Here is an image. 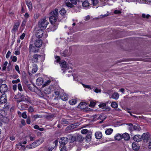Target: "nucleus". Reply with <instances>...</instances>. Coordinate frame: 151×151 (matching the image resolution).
Here are the masks:
<instances>
[{
    "label": "nucleus",
    "instance_id": "1",
    "mask_svg": "<svg viewBox=\"0 0 151 151\" xmlns=\"http://www.w3.org/2000/svg\"><path fill=\"white\" fill-rule=\"evenodd\" d=\"M58 9L56 8L50 13L49 19L51 24L50 27L52 31H54L56 30L59 24V21L57 20L58 15Z\"/></svg>",
    "mask_w": 151,
    "mask_h": 151
},
{
    "label": "nucleus",
    "instance_id": "2",
    "mask_svg": "<svg viewBox=\"0 0 151 151\" xmlns=\"http://www.w3.org/2000/svg\"><path fill=\"white\" fill-rule=\"evenodd\" d=\"M42 56L40 55L34 54L32 56V55H29L28 57L29 60H30L32 63H37L38 62V60Z\"/></svg>",
    "mask_w": 151,
    "mask_h": 151
},
{
    "label": "nucleus",
    "instance_id": "3",
    "mask_svg": "<svg viewBox=\"0 0 151 151\" xmlns=\"http://www.w3.org/2000/svg\"><path fill=\"white\" fill-rule=\"evenodd\" d=\"M48 23V21L46 19H43L39 21L38 24L40 28L45 29L47 27Z\"/></svg>",
    "mask_w": 151,
    "mask_h": 151
},
{
    "label": "nucleus",
    "instance_id": "4",
    "mask_svg": "<svg viewBox=\"0 0 151 151\" xmlns=\"http://www.w3.org/2000/svg\"><path fill=\"white\" fill-rule=\"evenodd\" d=\"M66 6L68 7L73 8V4L76 5L77 4L76 0H65V1Z\"/></svg>",
    "mask_w": 151,
    "mask_h": 151
},
{
    "label": "nucleus",
    "instance_id": "5",
    "mask_svg": "<svg viewBox=\"0 0 151 151\" xmlns=\"http://www.w3.org/2000/svg\"><path fill=\"white\" fill-rule=\"evenodd\" d=\"M29 55H32V53H36L39 51L38 49H36V47L33 46L32 44H30L29 46Z\"/></svg>",
    "mask_w": 151,
    "mask_h": 151
},
{
    "label": "nucleus",
    "instance_id": "6",
    "mask_svg": "<svg viewBox=\"0 0 151 151\" xmlns=\"http://www.w3.org/2000/svg\"><path fill=\"white\" fill-rule=\"evenodd\" d=\"M68 138L67 137H61L59 141V143L60 144V146H64L67 142V139Z\"/></svg>",
    "mask_w": 151,
    "mask_h": 151
},
{
    "label": "nucleus",
    "instance_id": "7",
    "mask_svg": "<svg viewBox=\"0 0 151 151\" xmlns=\"http://www.w3.org/2000/svg\"><path fill=\"white\" fill-rule=\"evenodd\" d=\"M7 86L5 84H2L0 86V91L1 93H4L7 91Z\"/></svg>",
    "mask_w": 151,
    "mask_h": 151
},
{
    "label": "nucleus",
    "instance_id": "8",
    "mask_svg": "<svg viewBox=\"0 0 151 151\" xmlns=\"http://www.w3.org/2000/svg\"><path fill=\"white\" fill-rule=\"evenodd\" d=\"M42 40L39 38L36 40L34 43L35 46L37 47H40L42 45Z\"/></svg>",
    "mask_w": 151,
    "mask_h": 151
},
{
    "label": "nucleus",
    "instance_id": "9",
    "mask_svg": "<svg viewBox=\"0 0 151 151\" xmlns=\"http://www.w3.org/2000/svg\"><path fill=\"white\" fill-rule=\"evenodd\" d=\"M60 66L62 68V70H63V73H65V70H67L68 69V68L66 65V62L65 61H63L60 63Z\"/></svg>",
    "mask_w": 151,
    "mask_h": 151
},
{
    "label": "nucleus",
    "instance_id": "10",
    "mask_svg": "<svg viewBox=\"0 0 151 151\" xmlns=\"http://www.w3.org/2000/svg\"><path fill=\"white\" fill-rule=\"evenodd\" d=\"M18 95L20 97L21 99L20 101H17V102H20L22 101H27L28 100V99L27 98L26 96H24V94L22 93H19L18 94Z\"/></svg>",
    "mask_w": 151,
    "mask_h": 151
},
{
    "label": "nucleus",
    "instance_id": "11",
    "mask_svg": "<svg viewBox=\"0 0 151 151\" xmlns=\"http://www.w3.org/2000/svg\"><path fill=\"white\" fill-rule=\"evenodd\" d=\"M20 24V22H17L15 23L12 30V33H15L16 32L19 28Z\"/></svg>",
    "mask_w": 151,
    "mask_h": 151
},
{
    "label": "nucleus",
    "instance_id": "12",
    "mask_svg": "<svg viewBox=\"0 0 151 151\" xmlns=\"http://www.w3.org/2000/svg\"><path fill=\"white\" fill-rule=\"evenodd\" d=\"M44 33V32L42 29L38 30L36 35V36L38 38L40 39L43 36Z\"/></svg>",
    "mask_w": 151,
    "mask_h": 151
},
{
    "label": "nucleus",
    "instance_id": "13",
    "mask_svg": "<svg viewBox=\"0 0 151 151\" xmlns=\"http://www.w3.org/2000/svg\"><path fill=\"white\" fill-rule=\"evenodd\" d=\"M7 101L6 97L5 94H3L0 97V103L3 104L6 103Z\"/></svg>",
    "mask_w": 151,
    "mask_h": 151
},
{
    "label": "nucleus",
    "instance_id": "14",
    "mask_svg": "<svg viewBox=\"0 0 151 151\" xmlns=\"http://www.w3.org/2000/svg\"><path fill=\"white\" fill-rule=\"evenodd\" d=\"M141 137H142V139L147 142L148 141L150 135L149 134L144 133L143 134L142 136H141Z\"/></svg>",
    "mask_w": 151,
    "mask_h": 151
},
{
    "label": "nucleus",
    "instance_id": "15",
    "mask_svg": "<svg viewBox=\"0 0 151 151\" xmlns=\"http://www.w3.org/2000/svg\"><path fill=\"white\" fill-rule=\"evenodd\" d=\"M43 82V79L41 77H39L36 80V84L38 86H40Z\"/></svg>",
    "mask_w": 151,
    "mask_h": 151
},
{
    "label": "nucleus",
    "instance_id": "16",
    "mask_svg": "<svg viewBox=\"0 0 151 151\" xmlns=\"http://www.w3.org/2000/svg\"><path fill=\"white\" fill-rule=\"evenodd\" d=\"M142 137L140 135H136L133 137V139L134 141L139 142L142 139Z\"/></svg>",
    "mask_w": 151,
    "mask_h": 151
},
{
    "label": "nucleus",
    "instance_id": "17",
    "mask_svg": "<svg viewBox=\"0 0 151 151\" xmlns=\"http://www.w3.org/2000/svg\"><path fill=\"white\" fill-rule=\"evenodd\" d=\"M45 140V138L43 137H41L35 141L37 146L42 143Z\"/></svg>",
    "mask_w": 151,
    "mask_h": 151
},
{
    "label": "nucleus",
    "instance_id": "18",
    "mask_svg": "<svg viewBox=\"0 0 151 151\" xmlns=\"http://www.w3.org/2000/svg\"><path fill=\"white\" fill-rule=\"evenodd\" d=\"M37 146L36 144V143L35 142V141L31 144L27 145V146L26 147L29 149H31L32 148H34L37 147Z\"/></svg>",
    "mask_w": 151,
    "mask_h": 151
},
{
    "label": "nucleus",
    "instance_id": "19",
    "mask_svg": "<svg viewBox=\"0 0 151 151\" xmlns=\"http://www.w3.org/2000/svg\"><path fill=\"white\" fill-rule=\"evenodd\" d=\"M122 139L123 138L125 140L127 141L130 139V137L129 134L127 133H125L122 135Z\"/></svg>",
    "mask_w": 151,
    "mask_h": 151
},
{
    "label": "nucleus",
    "instance_id": "20",
    "mask_svg": "<svg viewBox=\"0 0 151 151\" xmlns=\"http://www.w3.org/2000/svg\"><path fill=\"white\" fill-rule=\"evenodd\" d=\"M58 143V141L57 140H56L55 141L53 142V144L55 145H54L53 147L51 146V147H49L48 148V151H52V150L54 149L55 147L57 145Z\"/></svg>",
    "mask_w": 151,
    "mask_h": 151
},
{
    "label": "nucleus",
    "instance_id": "21",
    "mask_svg": "<svg viewBox=\"0 0 151 151\" xmlns=\"http://www.w3.org/2000/svg\"><path fill=\"white\" fill-rule=\"evenodd\" d=\"M132 147L135 150H139V146L135 142H133L132 144Z\"/></svg>",
    "mask_w": 151,
    "mask_h": 151
},
{
    "label": "nucleus",
    "instance_id": "22",
    "mask_svg": "<svg viewBox=\"0 0 151 151\" xmlns=\"http://www.w3.org/2000/svg\"><path fill=\"white\" fill-rule=\"evenodd\" d=\"M60 98L63 101H67L68 99V96L65 93L63 94L62 95H60Z\"/></svg>",
    "mask_w": 151,
    "mask_h": 151
},
{
    "label": "nucleus",
    "instance_id": "23",
    "mask_svg": "<svg viewBox=\"0 0 151 151\" xmlns=\"http://www.w3.org/2000/svg\"><path fill=\"white\" fill-rule=\"evenodd\" d=\"M95 136L97 139H100L102 136V133L100 132H96L95 134Z\"/></svg>",
    "mask_w": 151,
    "mask_h": 151
},
{
    "label": "nucleus",
    "instance_id": "24",
    "mask_svg": "<svg viewBox=\"0 0 151 151\" xmlns=\"http://www.w3.org/2000/svg\"><path fill=\"white\" fill-rule=\"evenodd\" d=\"M91 133H90L88 134H87L86 137L85 139L86 141L88 142H89L91 139Z\"/></svg>",
    "mask_w": 151,
    "mask_h": 151
},
{
    "label": "nucleus",
    "instance_id": "25",
    "mask_svg": "<svg viewBox=\"0 0 151 151\" xmlns=\"http://www.w3.org/2000/svg\"><path fill=\"white\" fill-rule=\"evenodd\" d=\"M68 139L70 140L73 142L76 140V139L75 136H73L72 135L69 134L68 135Z\"/></svg>",
    "mask_w": 151,
    "mask_h": 151
},
{
    "label": "nucleus",
    "instance_id": "26",
    "mask_svg": "<svg viewBox=\"0 0 151 151\" xmlns=\"http://www.w3.org/2000/svg\"><path fill=\"white\" fill-rule=\"evenodd\" d=\"M119 94L117 93H114L111 96V98L115 100H117L119 98Z\"/></svg>",
    "mask_w": 151,
    "mask_h": 151
},
{
    "label": "nucleus",
    "instance_id": "27",
    "mask_svg": "<svg viewBox=\"0 0 151 151\" xmlns=\"http://www.w3.org/2000/svg\"><path fill=\"white\" fill-rule=\"evenodd\" d=\"M85 106H86V103H85L81 102L78 105V107L81 109H84Z\"/></svg>",
    "mask_w": 151,
    "mask_h": 151
},
{
    "label": "nucleus",
    "instance_id": "28",
    "mask_svg": "<svg viewBox=\"0 0 151 151\" xmlns=\"http://www.w3.org/2000/svg\"><path fill=\"white\" fill-rule=\"evenodd\" d=\"M115 139L117 140H119L122 139V135L120 134H117L114 137Z\"/></svg>",
    "mask_w": 151,
    "mask_h": 151
},
{
    "label": "nucleus",
    "instance_id": "29",
    "mask_svg": "<svg viewBox=\"0 0 151 151\" xmlns=\"http://www.w3.org/2000/svg\"><path fill=\"white\" fill-rule=\"evenodd\" d=\"M33 68L32 70V73H35L37 70V66L36 64H34L33 65Z\"/></svg>",
    "mask_w": 151,
    "mask_h": 151
},
{
    "label": "nucleus",
    "instance_id": "30",
    "mask_svg": "<svg viewBox=\"0 0 151 151\" xmlns=\"http://www.w3.org/2000/svg\"><path fill=\"white\" fill-rule=\"evenodd\" d=\"M27 106V104H24L23 103H21V105H19V108L21 110H23L26 109L27 108L26 106Z\"/></svg>",
    "mask_w": 151,
    "mask_h": 151
},
{
    "label": "nucleus",
    "instance_id": "31",
    "mask_svg": "<svg viewBox=\"0 0 151 151\" xmlns=\"http://www.w3.org/2000/svg\"><path fill=\"white\" fill-rule=\"evenodd\" d=\"M26 4L29 10L32 9V4L30 1H26Z\"/></svg>",
    "mask_w": 151,
    "mask_h": 151
},
{
    "label": "nucleus",
    "instance_id": "32",
    "mask_svg": "<svg viewBox=\"0 0 151 151\" xmlns=\"http://www.w3.org/2000/svg\"><path fill=\"white\" fill-rule=\"evenodd\" d=\"M127 125L129 126L128 127L129 130L131 132H132L133 131V128L134 126L132 123H127L126 124Z\"/></svg>",
    "mask_w": 151,
    "mask_h": 151
},
{
    "label": "nucleus",
    "instance_id": "33",
    "mask_svg": "<svg viewBox=\"0 0 151 151\" xmlns=\"http://www.w3.org/2000/svg\"><path fill=\"white\" fill-rule=\"evenodd\" d=\"M113 129H112L110 128L106 129L105 132L106 135H109L111 134L113 132Z\"/></svg>",
    "mask_w": 151,
    "mask_h": 151
},
{
    "label": "nucleus",
    "instance_id": "34",
    "mask_svg": "<svg viewBox=\"0 0 151 151\" xmlns=\"http://www.w3.org/2000/svg\"><path fill=\"white\" fill-rule=\"evenodd\" d=\"M67 119H62L61 120V123L62 124H69V122L68 121Z\"/></svg>",
    "mask_w": 151,
    "mask_h": 151
},
{
    "label": "nucleus",
    "instance_id": "35",
    "mask_svg": "<svg viewBox=\"0 0 151 151\" xmlns=\"http://www.w3.org/2000/svg\"><path fill=\"white\" fill-rule=\"evenodd\" d=\"M50 91L49 88H47L43 90V92L45 94H49L50 93Z\"/></svg>",
    "mask_w": 151,
    "mask_h": 151
},
{
    "label": "nucleus",
    "instance_id": "36",
    "mask_svg": "<svg viewBox=\"0 0 151 151\" xmlns=\"http://www.w3.org/2000/svg\"><path fill=\"white\" fill-rule=\"evenodd\" d=\"M42 117V116L40 115L36 114L32 116V118L34 120H35L36 119L40 118Z\"/></svg>",
    "mask_w": 151,
    "mask_h": 151
},
{
    "label": "nucleus",
    "instance_id": "37",
    "mask_svg": "<svg viewBox=\"0 0 151 151\" xmlns=\"http://www.w3.org/2000/svg\"><path fill=\"white\" fill-rule=\"evenodd\" d=\"M141 129V128L138 125H135L134 126L133 131L135 130L137 131H139Z\"/></svg>",
    "mask_w": 151,
    "mask_h": 151
},
{
    "label": "nucleus",
    "instance_id": "38",
    "mask_svg": "<svg viewBox=\"0 0 151 151\" xmlns=\"http://www.w3.org/2000/svg\"><path fill=\"white\" fill-rule=\"evenodd\" d=\"M69 102L70 105H73L76 103L77 101L76 99H73L70 100Z\"/></svg>",
    "mask_w": 151,
    "mask_h": 151
},
{
    "label": "nucleus",
    "instance_id": "39",
    "mask_svg": "<svg viewBox=\"0 0 151 151\" xmlns=\"http://www.w3.org/2000/svg\"><path fill=\"white\" fill-rule=\"evenodd\" d=\"M111 106L112 108H115L117 107L118 105L116 102H113L111 104Z\"/></svg>",
    "mask_w": 151,
    "mask_h": 151
},
{
    "label": "nucleus",
    "instance_id": "40",
    "mask_svg": "<svg viewBox=\"0 0 151 151\" xmlns=\"http://www.w3.org/2000/svg\"><path fill=\"white\" fill-rule=\"evenodd\" d=\"M89 3L87 1H83L82 3V6L84 7H86L88 6Z\"/></svg>",
    "mask_w": 151,
    "mask_h": 151
},
{
    "label": "nucleus",
    "instance_id": "41",
    "mask_svg": "<svg viewBox=\"0 0 151 151\" xmlns=\"http://www.w3.org/2000/svg\"><path fill=\"white\" fill-rule=\"evenodd\" d=\"M76 139L77 140L79 141H82L84 139L83 137L80 135H78Z\"/></svg>",
    "mask_w": 151,
    "mask_h": 151
},
{
    "label": "nucleus",
    "instance_id": "42",
    "mask_svg": "<svg viewBox=\"0 0 151 151\" xmlns=\"http://www.w3.org/2000/svg\"><path fill=\"white\" fill-rule=\"evenodd\" d=\"M8 64V62L7 61H5L3 65L2 68V71H4L6 69V66Z\"/></svg>",
    "mask_w": 151,
    "mask_h": 151
},
{
    "label": "nucleus",
    "instance_id": "43",
    "mask_svg": "<svg viewBox=\"0 0 151 151\" xmlns=\"http://www.w3.org/2000/svg\"><path fill=\"white\" fill-rule=\"evenodd\" d=\"M51 82V80H47V81L45 82L43 85L42 86L44 87L47 86Z\"/></svg>",
    "mask_w": 151,
    "mask_h": 151
},
{
    "label": "nucleus",
    "instance_id": "44",
    "mask_svg": "<svg viewBox=\"0 0 151 151\" xmlns=\"http://www.w3.org/2000/svg\"><path fill=\"white\" fill-rule=\"evenodd\" d=\"M66 12V11L64 9H62L60 11V13L62 15H64Z\"/></svg>",
    "mask_w": 151,
    "mask_h": 151
},
{
    "label": "nucleus",
    "instance_id": "45",
    "mask_svg": "<svg viewBox=\"0 0 151 151\" xmlns=\"http://www.w3.org/2000/svg\"><path fill=\"white\" fill-rule=\"evenodd\" d=\"M91 1L93 6L96 5L99 2L98 0H91Z\"/></svg>",
    "mask_w": 151,
    "mask_h": 151
},
{
    "label": "nucleus",
    "instance_id": "46",
    "mask_svg": "<svg viewBox=\"0 0 151 151\" xmlns=\"http://www.w3.org/2000/svg\"><path fill=\"white\" fill-rule=\"evenodd\" d=\"M5 115V111L3 110L0 111V116L1 117H4Z\"/></svg>",
    "mask_w": 151,
    "mask_h": 151
},
{
    "label": "nucleus",
    "instance_id": "47",
    "mask_svg": "<svg viewBox=\"0 0 151 151\" xmlns=\"http://www.w3.org/2000/svg\"><path fill=\"white\" fill-rule=\"evenodd\" d=\"M68 52V50H65L63 53V56H68L69 55L67 53Z\"/></svg>",
    "mask_w": 151,
    "mask_h": 151
},
{
    "label": "nucleus",
    "instance_id": "48",
    "mask_svg": "<svg viewBox=\"0 0 151 151\" xmlns=\"http://www.w3.org/2000/svg\"><path fill=\"white\" fill-rule=\"evenodd\" d=\"M150 17V15L148 14L146 15L144 14H142V17L144 18H146V19H148L149 17Z\"/></svg>",
    "mask_w": 151,
    "mask_h": 151
},
{
    "label": "nucleus",
    "instance_id": "49",
    "mask_svg": "<svg viewBox=\"0 0 151 151\" xmlns=\"http://www.w3.org/2000/svg\"><path fill=\"white\" fill-rule=\"evenodd\" d=\"M18 89L20 91H23L22 86L21 84L19 83L18 84Z\"/></svg>",
    "mask_w": 151,
    "mask_h": 151
},
{
    "label": "nucleus",
    "instance_id": "50",
    "mask_svg": "<svg viewBox=\"0 0 151 151\" xmlns=\"http://www.w3.org/2000/svg\"><path fill=\"white\" fill-rule=\"evenodd\" d=\"M96 104L95 102L94 101H91L89 106L91 107H93L95 106Z\"/></svg>",
    "mask_w": 151,
    "mask_h": 151
},
{
    "label": "nucleus",
    "instance_id": "51",
    "mask_svg": "<svg viewBox=\"0 0 151 151\" xmlns=\"http://www.w3.org/2000/svg\"><path fill=\"white\" fill-rule=\"evenodd\" d=\"M11 52H10V51H8L7 52V53L6 54V58L7 59L11 55Z\"/></svg>",
    "mask_w": 151,
    "mask_h": 151
},
{
    "label": "nucleus",
    "instance_id": "52",
    "mask_svg": "<svg viewBox=\"0 0 151 151\" xmlns=\"http://www.w3.org/2000/svg\"><path fill=\"white\" fill-rule=\"evenodd\" d=\"M88 132V130L86 129H83L81 131V132L82 134H85Z\"/></svg>",
    "mask_w": 151,
    "mask_h": 151
},
{
    "label": "nucleus",
    "instance_id": "53",
    "mask_svg": "<svg viewBox=\"0 0 151 151\" xmlns=\"http://www.w3.org/2000/svg\"><path fill=\"white\" fill-rule=\"evenodd\" d=\"M22 116L24 119H26L27 118V115L26 112H23L22 115Z\"/></svg>",
    "mask_w": 151,
    "mask_h": 151
},
{
    "label": "nucleus",
    "instance_id": "54",
    "mask_svg": "<svg viewBox=\"0 0 151 151\" xmlns=\"http://www.w3.org/2000/svg\"><path fill=\"white\" fill-rule=\"evenodd\" d=\"M84 88H88V89H92L93 87H91L90 85H85L84 84H82Z\"/></svg>",
    "mask_w": 151,
    "mask_h": 151
},
{
    "label": "nucleus",
    "instance_id": "55",
    "mask_svg": "<svg viewBox=\"0 0 151 151\" xmlns=\"http://www.w3.org/2000/svg\"><path fill=\"white\" fill-rule=\"evenodd\" d=\"M106 106V104L105 103L101 104L99 105V107L104 108Z\"/></svg>",
    "mask_w": 151,
    "mask_h": 151
},
{
    "label": "nucleus",
    "instance_id": "56",
    "mask_svg": "<svg viewBox=\"0 0 151 151\" xmlns=\"http://www.w3.org/2000/svg\"><path fill=\"white\" fill-rule=\"evenodd\" d=\"M20 82V79L18 78L15 80H13L12 81V83L13 84L17 83Z\"/></svg>",
    "mask_w": 151,
    "mask_h": 151
},
{
    "label": "nucleus",
    "instance_id": "57",
    "mask_svg": "<svg viewBox=\"0 0 151 151\" xmlns=\"http://www.w3.org/2000/svg\"><path fill=\"white\" fill-rule=\"evenodd\" d=\"M28 111L30 112H32L34 111V109L33 107L31 106H30L28 109Z\"/></svg>",
    "mask_w": 151,
    "mask_h": 151
},
{
    "label": "nucleus",
    "instance_id": "58",
    "mask_svg": "<svg viewBox=\"0 0 151 151\" xmlns=\"http://www.w3.org/2000/svg\"><path fill=\"white\" fill-rule=\"evenodd\" d=\"M39 14L38 13H36L35 14L34 16V18L35 19H37L39 16Z\"/></svg>",
    "mask_w": 151,
    "mask_h": 151
},
{
    "label": "nucleus",
    "instance_id": "59",
    "mask_svg": "<svg viewBox=\"0 0 151 151\" xmlns=\"http://www.w3.org/2000/svg\"><path fill=\"white\" fill-rule=\"evenodd\" d=\"M15 69L18 73L20 74V71L19 70V67L18 65H17L15 66Z\"/></svg>",
    "mask_w": 151,
    "mask_h": 151
},
{
    "label": "nucleus",
    "instance_id": "60",
    "mask_svg": "<svg viewBox=\"0 0 151 151\" xmlns=\"http://www.w3.org/2000/svg\"><path fill=\"white\" fill-rule=\"evenodd\" d=\"M26 22H27V20L26 19H24L22 22V27L24 26L26 24Z\"/></svg>",
    "mask_w": 151,
    "mask_h": 151
},
{
    "label": "nucleus",
    "instance_id": "61",
    "mask_svg": "<svg viewBox=\"0 0 151 151\" xmlns=\"http://www.w3.org/2000/svg\"><path fill=\"white\" fill-rule=\"evenodd\" d=\"M26 122L28 124H30L31 120L30 118L29 117H28L27 118V119L26 120Z\"/></svg>",
    "mask_w": 151,
    "mask_h": 151
},
{
    "label": "nucleus",
    "instance_id": "62",
    "mask_svg": "<svg viewBox=\"0 0 151 151\" xmlns=\"http://www.w3.org/2000/svg\"><path fill=\"white\" fill-rule=\"evenodd\" d=\"M12 61L13 62H16L17 60V58L16 56H14L12 58Z\"/></svg>",
    "mask_w": 151,
    "mask_h": 151
},
{
    "label": "nucleus",
    "instance_id": "63",
    "mask_svg": "<svg viewBox=\"0 0 151 151\" xmlns=\"http://www.w3.org/2000/svg\"><path fill=\"white\" fill-rule=\"evenodd\" d=\"M121 13V11L117 10H115L114 12V13L115 14H120Z\"/></svg>",
    "mask_w": 151,
    "mask_h": 151
},
{
    "label": "nucleus",
    "instance_id": "64",
    "mask_svg": "<svg viewBox=\"0 0 151 151\" xmlns=\"http://www.w3.org/2000/svg\"><path fill=\"white\" fill-rule=\"evenodd\" d=\"M60 151H67L65 147L63 146L61 149Z\"/></svg>",
    "mask_w": 151,
    "mask_h": 151
}]
</instances>
